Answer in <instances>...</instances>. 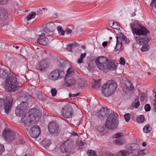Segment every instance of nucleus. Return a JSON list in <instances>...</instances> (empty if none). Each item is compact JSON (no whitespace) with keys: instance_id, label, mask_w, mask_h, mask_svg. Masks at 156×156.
<instances>
[{"instance_id":"f257e3e1","label":"nucleus","mask_w":156,"mask_h":156,"mask_svg":"<svg viewBox=\"0 0 156 156\" xmlns=\"http://www.w3.org/2000/svg\"><path fill=\"white\" fill-rule=\"evenodd\" d=\"M130 26L133 32L136 35L140 36L136 37V42L141 45L147 44L149 41V39L146 35L149 33V31L144 27L138 24H131Z\"/></svg>"},{"instance_id":"f03ea898","label":"nucleus","mask_w":156,"mask_h":156,"mask_svg":"<svg viewBox=\"0 0 156 156\" xmlns=\"http://www.w3.org/2000/svg\"><path fill=\"white\" fill-rule=\"evenodd\" d=\"M6 90L10 92L15 91L18 89L16 85L17 79L15 75L12 72H10L5 81Z\"/></svg>"},{"instance_id":"7ed1b4c3","label":"nucleus","mask_w":156,"mask_h":156,"mask_svg":"<svg viewBox=\"0 0 156 156\" xmlns=\"http://www.w3.org/2000/svg\"><path fill=\"white\" fill-rule=\"evenodd\" d=\"M117 86L116 83L113 80L107 82L102 87L103 94L106 97L111 96L115 90Z\"/></svg>"},{"instance_id":"20e7f679","label":"nucleus","mask_w":156,"mask_h":156,"mask_svg":"<svg viewBox=\"0 0 156 156\" xmlns=\"http://www.w3.org/2000/svg\"><path fill=\"white\" fill-rule=\"evenodd\" d=\"M115 113H110L105 121V126L108 129H114L116 128L119 124V121Z\"/></svg>"},{"instance_id":"39448f33","label":"nucleus","mask_w":156,"mask_h":156,"mask_svg":"<svg viewBox=\"0 0 156 156\" xmlns=\"http://www.w3.org/2000/svg\"><path fill=\"white\" fill-rule=\"evenodd\" d=\"M108 61L106 57L101 56L96 58L95 62L98 67L101 70H104L106 68V65Z\"/></svg>"},{"instance_id":"423d86ee","label":"nucleus","mask_w":156,"mask_h":156,"mask_svg":"<svg viewBox=\"0 0 156 156\" xmlns=\"http://www.w3.org/2000/svg\"><path fill=\"white\" fill-rule=\"evenodd\" d=\"M48 129L50 133L55 136H58L60 132L59 126L54 121H52L49 123Z\"/></svg>"},{"instance_id":"0eeeda50","label":"nucleus","mask_w":156,"mask_h":156,"mask_svg":"<svg viewBox=\"0 0 156 156\" xmlns=\"http://www.w3.org/2000/svg\"><path fill=\"white\" fill-rule=\"evenodd\" d=\"M2 136L6 140L10 142L13 141L15 140L16 134L14 131L10 129H5Z\"/></svg>"},{"instance_id":"6e6552de","label":"nucleus","mask_w":156,"mask_h":156,"mask_svg":"<svg viewBox=\"0 0 156 156\" xmlns=\"http://www.w3.org/2000/svg\"><path fill=\"white\" fill-rule=\"evenodd\" d=\"M61 113L65 118H69L71 117L73 114L72 107L68 105H66L62 108Z\"/></svg>"},{"instance_id":"1a4fd4ad","label":"nucleus","mask_w":156,"mask_h":156,"mask_svg":"<svg viewBox=\"0 0 156 156\" xmlns=\"http://www.w3.org/2000/svg\"><path fill=\"white\" fill-rule=\"evenodd\" d=\"M64 75L63 71H61L60 72L59 70H54L50 73L48 78L51 80H56L63 76Z\"/></svg>"},{"instance_id":"9d476101","label":"nucleus","mask_w":156,"mask_h":156,"mask_svg":"<svg viewBox=\"0 0 156 156\" xmlns=\"http://www.w3.org/2000/svg\"><path fill=\"white\" fill-rule=\"evenodd\" d=\"M73 146V142L69 140H67L61 144L60 150L62 153L69 152Z\"/></svg>"},{"instance_id":"9b49d317","label":"nucleus","mask_w":156,"mask_h":156,"mask_svg":"<svg viewBox=\"0 0 156 156\" xmlns=\"http://www.w3.org/2000/svg\"><path fill=\"white\" fill-rule=\"evenodd\" d=\"M28 97L29 96H27V94L26 93H24L23 96H22L20 97V99L21 100L23 99L25 101H23L19 105H18L26 112L27 111V109L28 108V103L27 101V100L28 99Z\"/></svg>"},{"instance_id":"f8f14e48","label":"nucleus","mask_w":156,"mask_h":156,"mask_svg":"<svg viewBox=\"0 0 156 156\" xmlns=\"http://www.w3.org/2000/svg\"><path fill=\"white\" fill-rule=\"evenodd\" d=\"M41 133L40 129L39 126L35 125L33 126L29 132V134L32 138H37Z\"/></svg>"},{"instance_id":"ddd939ff","label":"nucleus","mask_w":156,"mask_h":156,"mask_svg":"<svg viewBox=\"0 0 156 156\" xmlns=\"http://www.w3.org/2000/svg\"><path fill=\"white\" fill-rule=\"evenodd\" d=\"M12 101V98L10 96L8 97L6 100L4 102V108L7 114L9 113L11 110Z\"/></svg>"},{"instance_id":"4468645a","label":"nucleus","mask_w":156,"mask_h":156,"mask_svg":"<svg viewBox=\"0 0 156 156\" xmlns=\"http://www.w3.org/2000/svg\"><path fill=\"white\" fill-rule=\"evenodd\" d=\"M56 27V25L54 23H48L46 24L45 27L43 28V31L46 33H52L55 30Z\"/></svg>"},{"instance_id":"2eb2a0df","label":"nucleus","mask_w":156,"mask_h":156,"mask_svg":"<svg viewBox=\"0 0 156 156\" xmlns=\"http://www.w3.org/2000/svg\"><path fill=\"white\" fill-rule=\"evenodd\" d=\"M36 35L39 36L37 41V42L38 43L43 45H46L47 44L48 40L47 38L44 37L45 34L44 33H42Z\"/></svg>"},{"instance_id":"dca6fc26","label":"nucleus","mask_w":156,"mask_h":156,"mask_svg":"<svg viewBox=\"0 0 156 156\" xmlns=\"http://www.w3.org/2000/svg\"><path fill=\"white\" fill-rule=\"evenodd\" d=\"M47 64L46 61L43 60L37 64L35 66V68L37 72H40L44 70L47 67Z\"/></svg>"},{"instance_id":"f3484780","label":"nucleus","mask_w":156,"mask_h":156,"mask_svg":"<svg viewBox=\"0 0 156 156\" xmlns=\"http://www.w3.org/2000/svg\"><path fill=\"white\" fill-rule=\"evenodd\" d=\"M34 121V120H32V119L29 114L28 116H24L20 120L21 122L24 123L25 125L27 126H31L33 124Z\"/></svg>"},{"instance_id":"a211bd4d","label":"nucleus","mask_w":156,"mask_h":156,"mask_svg":"<svg viewBox=\"0 0 156 156\" xmlns=\"http://www.w3.org/2000/svg\"><path fill=\"white\" fill-rule=\"evenodd\" d=\"M29 114L31 117L32 120H34V121L36 117L39 118L41 115L39 110L35 108H32L30 110Z\"/></svg>"},{"instance_id":"6ab92c4d","label":"nucleus","mask_w":156,"mask_h":156,"mask_svg":"<svg viewBox=\"0 0 156 156\" xmlns=\"http://www.w3.org/2000/svg\"><path fill=\"white\" fill-rule=\"evenodd\" d=\"M109 113L108 109L107 108H101L96 113V115L100 118L105 117Z\"/></svg>"},{"instance_id":"aec40b11","label":"nucleus","mask_w":156,"mask_h":156,"mask_svg":"<svg viewBox=\"0 0 156 156\" xmlns=\"http://www.w3.org/2000/svg\"><path fill=\"white\" fill-rule=\"evenodd\" d=\"M65 80L64 85L67 87L72 86L76 83L75 79L72 77H66Z\"/></svg>"},{"instance_id":"412c9836","label":"nucleus","mask_w":156,"mask_h":156,"mask_svg":"<svg viewBox=\"0 0 156 156\" xmlns=\"http://www.w3.org/2000/svg\"><path fill=\"white\" fill-rule=\"evenodd\" d=\"M125 147L129 150L134 151L139 148V146L138 144L133 143L126 144Z\"/></svg>"},{"instance_id":"4be33fe9","label":"nucleus","mask_w":156,"mask_h":156,"mask_svg":"<svg viewBox=\"0 0 156 156\" xmlns=\"http://www.w3.org/2000/svg\"><path fill=\"white\" fill-rule=\"evenodd\" d=\"M8 13L6 10L4 8H0V21L5 20L7 18Z\"/></svg>"},{"instance_id":"5701e85b","label":"nucleus","mask_w":156,"mask_h":156,"mask_svg":"<svg viewBox=\"0 0 156 156\" xmlns=\"http://www.w3.org/2000/svg\"><path fill=\"white\" fill-rule=\"evenodd\" d=\"M87 86V83L86 81L79 79L77 82L76 85H75V87L78 89H83Z\"/></svg>"},{"instance_id":"b1692460","label":"nucleus","mask_w":156,"mask_h":156,"mask_svg":"<svg viewBox=\"0 0 156 156\" xmlns=\"http://www.w3.org/2000/svg\"><path fill=\"white\" fill-rule=\"evenodd\" d=\"M9 73L8 69L0 68V78L5 79L8 77Z\"/></svg>"},{"instance_id":"393cba45","label":"nucleus","mask_w":156,"mask_h":156,"mask_svg":"<svg viewBox=\"0 0 156 156\" xmlns=\"http://www.w3.org/2000/svg\"><path fill=\"white\" fill-rule=\"evenodd\" d=\"M106 66L107 67L105 68L104 70H105L107 69L111 70H115L117 67L116 65H115L114 63L109 62V61L107 63Z\"/></svg>"},{"instance_id":"a878e982","label":"nucleus","mask_w":156,"mask_h":156,"mask_svg":"<svg viewBox=\"0 0 156 156\" xmlns=\"http://www.w3.org/2000/svg\"><path fill=\"white\" fill-rule=\"evenodd\" d=\"M26 112L21 108L18 106L15 110V114L18 116H23Z\"/></svg>"},{"instance_id":"bb28decb","label":"nucleus","mask_w":156,"mask_h":156,"mask_svg":"<svg viewBox=\"0 0 156 156\" xmlns=\"http://www.w3.org/2000/svg\"><path fill=\"white\" fill-rule=\"evenodd\" d=\"M125 87L126 89L128 91L131 90L133 93L135 91L134 87L132 83L130 81L126 82L125 84Z\"/></svg>"},{"instance_id":"cd10ccee","label":"nucleus","mask_w":156,"mask_h":156,"mask_svg":"<svg viewBox=\"0 0 156 156\" xmlns=\"http://www.w3.org/2000/svg\"><path fill=\"white\" fill-rule=\"evenodd\" d=\"M108 24L109 25L111 26L112 27L113 29H119L120 28V26L116 22L111 21L108 22Z\"/></svg>"},{"instance_id":"c85d7f7f","label":"nucleus","mask_w":156,"mask_h":156,"mask_svg":"<svg viewBox=\"0 0 156 156\" xmlns=\"http://www.w3.org/2000/svg\"><path fill=\"white\" fill-rule=\"evenodd\" d=\"M36 15V13L35 12H31L27 15L26 19L27 20H30L32 19H34Z\"/></svg>"},{"instance_id":"c756f323","label":"nucleus","mask_w":156,"mask_h":156,"mask_svg":"<svg viewBox=\"0 0 156 156\" xmlns=\"http://www.w3.org/2000/svg\"><path fill=\"white\" fill-rule=\"evenodd\" d=\"M115 143L119 145H122L126 143L125 140L122 138H119L115 140Z\"/></svg>"},{"instance_id":"7c9ffc66","label":"nucleus","mask_w":156,"mask_h":156,"mask_svg":"<svg viewBox=\"0 0 156 156\" xmlns=\"http://www.w3.org/2000/svg\"><path fill=\"white\" fill-rule=\"evenodd\" d=\"M74 73V71L72 70L71 68H69L67 70V73L65 76L66 77H72Z\"/></svg>"},{"instance_id":"2f4dec72","label":"nucleus","mask_w":156,"mask_h":156,"mask_svg":"<svg viewBox=\"0 0 156 156\" xmlns=\"http://www.w3.org/2000/svg\"><path fill=\"white\" fill-rule=\"evenodd\" d=\"M151 127L149 124L146 125L143 128L144 131L146 133H148L151 130Z\"/></svg>"},{"instance_id":"473e14b6","label":"nucleus","mask_w":156,"mask_h":156,"mask_svg":"<svg viewBox=\"0 0 156 156\" xmlns=\"http://www.w3.org/2000/svg\"><path fill=\"white\" fill-rule=\"evenodd\" d=\"M100 80L101 79H99L97 80H95L92 87L96 89H98L100 87Z\"/></svg>"},{"instance_id":"72a5a7b5","label":"nucleus","mask_w":156,"mask_h":156,"mask_svg":"<svg viewBox=\"0 0 156 156\" xmlns=\"http://www.w3.org/2000/svg\"><path fill=\"white\" fill-rule=\"evenodd\" d=\"M57 29L58 33L60 35L63 36L64 35L65 33V31L63 30L62 27L60 26H58L57 27Z\"/></svg>"},{"instance_id":"f704fd0d","label":"nucleus","mask_w":156,"mask_h":156,"mask_svg":"<svg viewBox=\"0 0 156 156\" xmlns=\"http://www.w3.org/2000/svg\"><path fill=\"white\" fill-rule=\"evenodd\" d=\"M87 154L89 156H97L95 151L91 150H88L87 151Z\"/></svg>"},{"instance_id":"c9c22d12","label":"nucleus","mask_w":156,"mask_h":156,"mask_svg":"<svg viewBox=\"0 0 156 156\" xmlns=\"http://www.w3.org/2000/svg\"><path fill=\"white\" fill-rule=\"evenodd\" d=\"M144 117L143 115H140L136 119L137 122L138 123L143 122L144 121Z\"/></svg>"},{"instance_id":"e433bc0d","label":"nucleus","mask_w":156,"mask_h":156,"mask_svg":"<svg viewBox=\"0 0 156 156\" xmlns=\"http://www.w3.org/2000/svg\"><path fill=\"white\" fill-rule=\"evenodd\" d=\"M42 143L44 145L47 146H49L51 143L50 140L47 139H45Z\"/></svg>"},{"instance_id":"4c0bfd02","label":"nucleus","mask_w":156,"mask_h":156,"mask_svg":"<svg viewBox=\"0 0 156 156\" xmlns=\"http://www.w3.org/2000/svg\"><path fill=\"white\" fill-rule=\"evenodd\" d=\"M96 129L98 131L100 132H102L105 130L104 127L101 126H98L96 127Z\"/></svg>"},{"instance_id":"58836bf2","label":"nucleus","mask_w":156,"mask_h":156,"mask_svg":"<svg viewBox=\"0 0 156 156\" xmlns=\"http://www.w3.org/2000/svg\"><path fill=\"white\" fill-rule=\"evenodd\" d=\"M67 64V62L66 61H62L61 62H59L58 65L59 66L62 67V68L65 67Z\"/></svg>"},{"instance_id":"ea45409f","label":"nucleus","mask_w":156,"mask_h":156,"mask_svg":"<svg viewBox=\"0 0 156 156\" xmlns=\"http://www.w3.org/2000/svg\"><path fill=\"white\" fill-rule=\"evenodd\" d=\"M130 114L129 113L125 114L124 115L125 119L126 122H129L130 118Z\"/></svg>"},{"instance_id":"a19ab883","label":"nucleus","mask_w":156,"mask_h":156,"mask_svg":"<svg viewBox=\"0 0 156 156\" xmlns=\"http://www.w3.org/2000/svg\"><path fill=\"white\" fill-rule=\"evenodd\" d=\"M122 44H116L115 47V51L119 50H120L122 48Z\"/></svg>"},{"instance_id":"79ce46f5","label":"nucleus","mask_w":156,"mask_h":156,"mask_svg":"<svg viewBox=\"0 0 156 156\" xmlns=\"http://www.w3.org/2000/svg\"><path fill=\"white\" fill-rule=\"evenodd\" d=\"M51 95L53 96H55L56 95L57 91L55 88H52L51 91Z\"/></svg>"},{"instance_id":"37998d69","label":"nucleus","mask_w":156,"mask_h":156,"mask_svg":"<svg viewBox=\"0 0 156 156\" xmlns=\"http://www.w3.org/2000/svg\"><path fill=\"white\" fill-rule=\"evenodd\" d=\"M5 151V148L4 145L0 144V155L2 154Z\"/></svg>"},{"instance_id":"c03bdc74","label":"nucleus","mask_w":156,"mask_h":156,"mask_svg":"<svg viewBox=\"0 0 156 156\" xmlns=\"http://www.w3.org/2000/svg\"><path fill=\"white\" fill-rule=\"evenodd\" d=\"M126 151L125 150H122L119 152L118 155L119 156H126Z\"/></svg>"},{"instance_id":"a18cd8bd","label":"nucleus","mask_w":156,"mask_h":156,"mask_svg":"<svg viewBox=\"0 0 156 156\" xmlns=\"http://www.w3.org/2000/svg\"><path fill=\"white\" fill-rule=\"evenodd\" d=\"M146 112H148L151 110V106L149 104H147L145 105L144 106Z\"/></svg>"},{"instance_id":"49530a36","label":"nucleus","mask_w":156,"mask_h":156,"mask_svg":"<svg viewBox=\"0 0 156 156\" xmlns=\"http://www.w3.org/2000/svg\"><path fill=\"white\" fill-rule=\"evenodd\" d=\"M116 37V44H122V39L121 37H119L118 36Z\"/></svg>"},{"instance_id":"de8ad7c7","label":"nucleus","mask_w":156,"mask_h":156,"mask_svg":"<svg viewBox=\"0 0 156 156\" xmlns=\"http://www.w3.org/2000/svg\"><path fill=\"white\" fill-rule=\"evenodd\" d=\"M122 39L124 43L126 44L129 42V40L128 39L126 36L124 35L122 36Z\"/></svg>"},{"instance_id":"09e8293b","label":"nucleus","mask_w":156,"mask_h":156,"mask_svg":"<svg viewBox=\"0 0 156 156\" xmlns=\"http://www.w3.org/2000/svg\"><path fill=\"white\" fill-rule=\"evenodd\" d=\"M137 101L134 103V107L137 108L140 105V102L139 101V98H137Z\"/></svg>"},{"instance_id":"8fccbe9b","label":"nucleus","mask_w":156,"mask_h":156,"mask_svg":"<svg viewBox=\"0 0 156 156\" xmlns=\"http://www.w3.org/2000/svg\"><path fill=\"white\" fill-rule=\"evenodd\" d=\"M125 63V59L121 57L120 58V64L122 65H124Z\"/></svg>"},{"instance_id":"3c124183","label":"nucleus","mask_w":156,"mask_h":156,"mask_svg":"<svg viewBox=\"0 0 156 156\" xmlns=\"http://www.w3.org/2000/svg\"><path fill=\"white\" fill-rule=\"evenodd\" d=\"M73 48L70 45V44H69L67 45V48H66V50L67 51H69V52H71L72 51V48Z\"/></svg>"},{"instance_id":"603ef678","label":"nucleus","mask_w":156,"mask_h":156,"mask_svg":"<svg viewBox=\"0 0 156 156\" xmlns=\"http://www.w3.org/2000/svg\"><path fill=\"white\" fill-rule=\"evenodd\" d=\"M149 49L148 47L146 46H143L141 48V50L143 51H147Z\"/></svg>"},{"instance_id":"864d4df0","label":"nucleus","mask_w":156,"mask_h":156,"mask_svg":"<svg viewBox=\"0 0 156 156\" xmlns=\"http://www.w3.org/2000/svg\"><path fill=\"white\" fill-rule=\"evenodd\" d=\"M79 93H76V94H72L70 93L69 94V97H76L77 96L79 95Z\"/></svg>"},{"instance_id":"5fc2aeb1","label":"nucleus","mask_w":156,"mask_h":156,"mask_svg":"<svg viewBox=\"0 0 156 156\" xmlns=\"http://www.w3.org/2000/svg\"><path fill=\"white\" fill-rule=\"evenodd\" d=\"M70 45L73 48H75L76 46H77L79 45L76 42H74L70 44Z\"/></svg>"},{"instance_id":"6e6d98bb","label":"nucleus","mask_w":156,"mask_h":156,"mask_svg":"<svg viewBox=\"0 0 156 156\" xmlns=\"http://www.w3.org/2000/svg\"><path fill=\"white\" fill-rule=\"evenodd\" d=\"M8 1V0H0V4H7Z\"/></svg>"},{"instance_id":"4d7b16f0","label":"nucleus","mask_w":156,"mask_h":156,"mask_svg":"<svg viewBox=\"0 0 156 156\" xmlns=\"http://www.w3.org/2000/svg\"><path fill=\"white\" fill-rule=\"evenodd\" d=\"M154 3V6L156 8V0H153L150 4V6H152V8H153Z\"/></svg>"},{"instance_id":"13d9d810","label":"nucleus","mask_w":156,"mask_h":156,"mask_svg":"<svg viewBox=\"0 0 156 156\" xmlns=\"http://www.w3.org/2000/svg\"><path fill=\"white\" fill-rule=\"evenodd\" d=\"M21 52L24 55H26L27 52L24 49L22 48L21 49Z\"/></svg>"},{"instance_id":"bf43d9fd","label":"nucleus","mask_w":156,"mask_h":156,"mask_svg":"<svg viewBox=\"0 0 156 156\" xmlns=\"http://www.w3.org/2000/svg\"><path fill=\"white\" fill-rule=\"evenodd\" d=\"M115 138H117L119 137H120L122 136V133H118L116 134L115 135Z\"/></svg>"},{"instance_id":"052dcab7","label":"nucleus","mask_w":156,"mask_h":156,"mask_svg":"<svg viewBox=\"0 0 156 156\" xmlns=\"http://www.w3.org/2000/svg\"><path fill=\"white\" fill-rule=\"evenodd\" d=\"M154 101L153 104L154 108V112H156V99L154 100Z\"/></svg>"},{"instance_id":"680f3d73","label":"nucleus","mask_w":156,"mask_h":156,"mask_svg":"<svg viewBox=\"0 0 156 156\" xmlns=\"http://www.w3.org/2000/svg\"><path fill=\"white\" fill-rule=\"evenodd\" d=\"M4 102V100L3 99L0 98V109L2 107Z\"/></svg>"},{"instance_id":"e2e57ef3","label":"nucleus","mask_w":156,"mask_h":156,"mask_svg":"<svg viewBox=\"0 0 156 156\" xmlns=\"http://www.w3.org/2000/svg\"><path fill=\"white\" fill-rule=\"evenodd\" d=\"M86 55V54L85 53H82L81 54L80 56V57L83 59L85 57Z\"/></svg>"},{"instance_id":"0e129e2a","label":"nucleus","mask_w":156,"mask_h":156,"mask_svg":"<svg viewBox=\"0 0 156 156\" xmlns=\"http://www.w3.org/2000/svg\"><path fill=\"white\" fill-rule=\"evenodd\" d=\"M83 60L82 58H81L80 57L77 60V62L78 63H81L83 62Z\"/></svg>"},{"instance_id":"69168bd1","label":"nucleus","mask_w":156,"mask_h":156,"mask_svg":"<svg viewBox=\"0 0 156 156\" xmlns=\"http://www.w3.org/2000/svg\"><path fill=\"white\" fill-rule=\"evenodd\" d=\"M66 34H70L72 32V30L69 29H68L66 30Z\"/></svg>"},{"instance_id":"338daca9","label":"nucleus","mask_w":156,"mask_h":156,"mask_svg":"<svg viewBox=\"0 0 156 156\" xmlns=\"http://www.w3.org/2000/svg\"><path fill=\"white\" fill-rule=\"evenodd\" d=\"M102 45L104 47H105L107 45V42L106 41L103 42L102 43Z\"/></svg>"},{"instance_id":"774afa93","label":"nucleus","mask_w":156,"mask_h":156,"mask_svg":"<svg viewBox=\"0 0 156 156\" xmlns=\"http://www.w3.org/2000/svg\"><path fill=\"white\" fill-rule=\"evenodd\" d=\"M106 156H113L112 154H111L110 152H107L106 154Z\"/></svg>"}]
</instances>
